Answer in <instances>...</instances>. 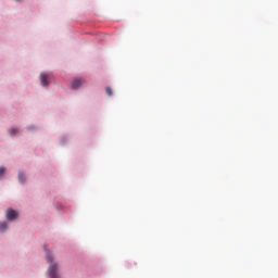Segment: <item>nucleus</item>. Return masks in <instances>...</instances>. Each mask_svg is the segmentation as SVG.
I'll list each match as a JSON object with an SVG mask.
<instances>
[{
    "mask_svg": "<svg viewBox=\"0 0 278 278\" xmlns=\"http://www.w3.org/2000/svg\"><path fill=\"white\" fill-rule=\"evenodd\" d=\"M9 225L7 220L0 222V233L8 231Z\"/></svg>",
    "mask_w": 278,
    "mask_h": 278,
    "instance_id": "obj_5",
    "label": "nucleus"
},
{
    "mask_svg": "<svg viewBox=\"0 0 278 278\" xmlns=\"http://www.w3.org/2000/svg\"><path fill=\"white\" fill-rule=\"evenodd\" d=\"M88 83L84 78H74L72 80L71 89L72 90H79L81 86H86Z\"/></svg>",
    "mask_w": 278,
    "mask_h": 278,
    "instance_id": "obj_2",
    "label": "nucleus"
},
{
    "mask_svg": "<svg viewBox=\"0 0 278 278\" xmlns=\"http://www.w3.org/2000/svg\"><path fill=\"white\" fill-rule=\"evenodd\" d=\"M105 92H106L108 97H113V94H114V91L112 90V87H110V86L105 88Z\"/></svg>",
    "mask_w": 278,
    "mask_h": 278,
    "instance_id": "obj_9",
    "label": "nucleus"
},
{
    "mask_svg": "<svg viewBox=\"0 0 278 278\" xmlns=\"http://www.w3.org/2000/svg\"><path fill=\"white\" fill-rule=\"evenodd\" d=\"M61 144H66V142H68V137L63 136L60 140Z\"/></svg>",
    "mask_w": 278,
    "mask_h": 278,
    "instance_id": "obj_10",
    "label": "nucleus"
},
{
    "mask_svg": "<svg viewBox=\"0 0 278 278\" xmlns=\"http://www.w3.org/2000/svg\"><path fill=\"white\" fill-rule=\"evenodd\" d=\"M8 134L11 136V138H14L18 134V128L13 127L8 130Z\"/></svg>",
    "mask_w": 278,
    "mask_h": 278,
    "instance_id": "obj_7",
    "label": "nucleus"
},
{
    "mask_svg": "<svg viewBox=\"0 0 278 278\" xmlns=\"http://www.w3.org/2000/svg\"><path fill=\"white\" fill-rule=\"evenodd\" d=\"M5 170H8V168H5V166L0 167V179H3V177L5 176Z\"/></svg>",
    "mask_w": 278,
    "mask_h": 278,
    "instance_id": "obj_8",
    "label": "nucleus"
},
{
    "mask_svg": "<svg viewBox=\"0 0 278 278\" xmlns=\"http://www.w3.org/2000/svg\"><path fill=\"white\" fill-rule=\"evenodd\" d=\"M40 84L42 88H47L48 86H51V76L47 73H41L39 76Z\"/></svg>",
    "mask_w": 278,
    "mask_h": 278,
    "instance_id": "obj_3",
    "label": "nucleus"
},
{
    "mask_svg": "<svg viewBox=\"0 0 278 278\" xmlns=\"http://www.w3.org/2000/svg\"><path fill=\"white\" fill-rule=\"evenodd\" d=\"M54 207L58 212H66V206L62 202L54 203Z\"/></svg>",
    "mask_w": 278,
    "mask_h": 278,
    "instance_id": "obj_6",
    "label": "nucleus"
},
{
    "mask_svg": "<svg viewBox=\"0 0 278 278\" xmlns=\"http://www.w3.org/2000/svg\"><path fill=\"white\" fill-rule=\"evenodd\" d=\"M96 40L98 42H103V36L102 35H96Z\"/></svg>",
    "mask_w": 278,
    "mask_h": 278,
    "instance_id": "obj_11",
    "label": "nucleus"
},
{
    "mask_svg": "<svg viewBox=\"0 0 278 278\" xmlns=\"http://www.w3.org/2000/svg\"><path fill=\"white\" fill-rule=\"evenodd\" d=\"M15 1L20 2L21 0H15Z\"/></svg>",
    "mask_w": 278,
    "mask_h": 278,
    "instance_id": "obj_12",
    "label": "nucleus"
},
{
    "mask_svg": "<svg viewBox=\"0 0 278 278\" xmlns=\"http://www.w3.org/2000/svg\"><path fill=\"white\" fill-rule=\"evenodd\" d=\"M18 182L25 186L27 184V174L25 170H20L17 175Z\"/></svg>",
    "mask_w": 278,
    "mask_h": 278,
    "instance_id": "obj_4",
    "label": "nucleus"
},
{
    "mask_svg": "<svg viewBox=\"0 0 278 278\" xmlns=\"http://www.w3.org/2000/svg\"><path fill=\"white\" fill-rule=\"evenodd\" d=\"M18 216H20L18 211H16L12 207L7 208L5 218L9 223H14V220H16L18 218Z\"/></svg>",
    "mask_w": 278,
    "mask_h": 278,
    "instance_id": "obj_1",
    "label": "nucleus"
}]
</instances>
